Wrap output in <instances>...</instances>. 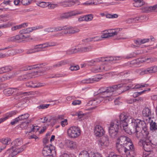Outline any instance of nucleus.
I'll use <instances>...</instances> for the list:
<instances>
[{
	"label": "nucleus",
	"mask_w": 157,
	"mask_h": 157,
	"mask_svg": "<svg viewBox=\"0 0 157 157\" xmlns=\"http://www.w3.org/2000/svg\"><path fill=\"white\" fill-rule=\"evenodd\" d=\"M116 148L120 153L127 157L132 156L134 154V146L131 139L126 136H122L117 139Z\"/></svg>",
	"instance_id": "nucleus-1"
},
{
	"label": "nucleus",
	"mask_w": 157,
	"mask_h": 157,
	"mask_svg": "<svg viewBox=\"0 0 157 157\" xmlns=\"http://www.w3.org/2000/svg\"><path fill=\"white\" fill-rule=\"evenodd\" d=\"M129 121L128 116L121 114L119 116V120H115L112 121L109 128L110 136L113 138L119 137L120 135V132L119 131L120 127L128 133L127 129Z\"/></svg>",
	"instance_id": "nucleus-2"
},
{
	"label": "nucleus",
	"mask_w": 157,
	"mask_h": 157,
	"mask_svg": "<svg viewBox=\"0 0 157 157\" xmlns=\"http://www.w3.org/2000/svg\"><path fill=\"white\" fill-rule=\"evenodd\" d=\"M129 119L128 123L130 124V132L134 134V135L140 140H144L146 139L141 131L140 132V129L136 125V124L133 121V119L131 116H128Z\"/></svg>",
	"instance_id": "nucleus-3"
},
{
	"label": "nucleus",
	"mask_w": 157,
	"mask_h": 157,
	"mask_svg": "<svg viewBox=\"0 0 157 157\" xmlns=\"http://www.w3.org/2000/svg\"><path fill=\"white\" fill-rule=\"evenodd\" d=\"M123 85L122 84L113 85L109 87H107L106 89L103 88H101L98 90V92L100 95H106L112 93H115L118 91L120 89H123Z\"/></svg>",
	"instance_id": "nucleus-4"
},
{
	"label": "nucleus",
	"mask_w": 157,
	"mask_h": 157,
	"mask_svg": "<svg viewBox=\"0 0 157 157\" xmlns=\"http://www.w3.org/2000/svg\"><path fill=\"white\" fill-rule=\"evenodd\" d=\"M133 121H134L136 124V125L138 128L140 129L142 128L141 132L143 135L147 138L148 135L149 134V132L148 129V127L144 121H141L139 119L135 120L133 119Z\"/></svg>",
	"instance_id": "nucleus-5"
},
{
	"label": "nucleus",
	"mask_w": 157,
	"mask_h": 157,
	"mask_svg": "<svg viewBox=\"0 0 157 157\" xmlns=\"http://www.w3.org/2000/svg\"><path fill=\"white\" fill-rule=\"evenodd\" d=\"M92 47L89 46L85 47L75 48L69 49L66 51V53L68 55H71L78 53H85L89 52L92 50Z\"/></svg>",
	"instance_id": "nucleus-6"
},
{
	"label": "nucleus",
	"mask_w": 157,
	"mask_h": 157,
	"mask_svg": "<svg viewBox=\"0 0 157 157\" xmlns=\"http://www.w3.org/2000/svg\"><path fill=\"white\" fill-rule=\"evenodd\" d=\"M29 116V115L28 113H26L19 115L18 117L15 118L12 120L10 122V124L12 125H15L18 123L19 122L22 121L26 120ZM23 123L21 125H24L25 124L26 125L28 126L29 124V122L27 121L24 122H21Z\"/></svg>",
	"instance_id": "nucleus-7"
},
{
	"label": "nucleus",
	"mask_w": 157,
	"mask_h": 157,
	"mask_svg": "<svg viewBox=\"0 0 157 157\" xmlns=\"http://www.w3.org/2000/svg\"><path fill=\"white\" fill-rule=\"evenodd\" d=\"M67 133L69 137L75 138L80 135V130L78 127L71 126L67 129Z\"/></svg>",
	"instance_id": "nucleus-8"
},
{
	"label": "nucleus",
	"mask_w": 157,
	"mask_h": 157,
	"mask_svg": "<svg viewBox=\"0 0 157 157\" xmlns=\"http://www.w3.org/2000/svg\"><path fill=\"white\" fill-rule=\"evenodd\" d=\"M148 140L147 139L145 140H140L138 144L140 145L142 144L144 150L146 151L151 152L153 151V147L151 143V141H148Z\"/></svg>",
	"instance_id": "nucleus-9"
},
{
	"label": "nucleus",
	"mask_w": 157,
	"mask_h": 157,
	"mask_svg": "<svg viewBox=\"0 0 157 157\" xmlns=\"http://www.w3.org/2000/svg\"><path fill=\"white\" fill-rule=\"evenodd\" d=\"M79 29L76 27L65 26H63V33L64 34H72L78 33Z\"/></svg>",
	"instance_id": "nucleus-10"
},
{
	"label": "nucleus",
	"mask_w": 157,
	"mask_h": 157,
	"mask_svg": "<svg viewBox=\"0 0 157 157\" xmlns=\"http://www.w3.org/2000/svg\"><path fill=\"white\" fill-rule=\"evenodd\" d=\"M52 145L51 147L48 146L44 147L42 151V154L45 156H53L56 155V151L52 148Z\"/></svg>",
	"instance_id": "nucleus-11"
},
{
	"label": "nucleus",
	"mask_w": 157,
	"mask_h": 157,
	"mask_svg": "<svg viewBox=\"0 0 157 157\" xmlns=\"http://www.w3.org/2000/svg\"><path fill=\"white\" fill-rule=\"evenodd\" d=\"M142 115L144 118H148V120L146 119L147 122L148 121H150L151 117L152 116V113L151 110L148 107L144 108L142 111Z\"/></svg>",
	"instance_id": "nucleus-12"
},
{
	"label": "nucleus",
	"mask_w": 157,
	"mask_h": 157,
	"mask_svg": "<svg viewBox=\"0 0 157 157\" xmlns=\"http://www.w3.org/2000/svg\"><path fill=\"white\" fill-rule=\"evenodd\" d=\"M94 132L96 136L101 137L104 134L105 131L101 126L96 125L94 127Z\"/></svg>",
	"instance_id": "nucleus-13"
},
{
	"label": "nucleus",
	"mask_w": 157,
	"mask_h": 157,
	"mask_svg": "<svg viewBox=\"0 0 157 157\" xmlns=\"http://www.w3.org/2000/svg\"><path fill=\"white\" fill-rule=\"evenodd\" d=\"M109 144V140L108 136H104L99 141L98 144L103 147L108 146Z\"/></svg>",
	"instance_id": "nucleus-14"
},
{
	"label": "nucleus",
	"mask_w": 157,
	"mask_h": 157,
	"mask_svg": "<svg viewBox=\"0 0 157 157\" xmlns=\"http://www.w3.org/2000/svg\"><path fill=\"white\" fill-rule=\"evenodd\" d=\"M65 143L66 146L71 149H76L78 146L75 142L69 140H65Z\"/></svg>",
	"instance_id": "nucleus-15"
},
{
	"label": "nucleus",
	"mask_w": 157,
	"mask_h": 157,
	"mask_svg": "<svg viewBox=\"0 0 157 157\" xmlns=\"http://www.w3.org/2000/svg\"><path fill=\"white\" fill-rule=\"evenodd\" d=\"M150 123L149 129L152 132H155L157 130V122L156 120H151L148 121Z\"/></svg>",
	"instance_id": "nucleus-16"
},
{
	"label": "nucleus",
	"mask_w": 157,
	"mask_h": 157,
	"mask_svg": "<svg viewBox=\"0 0 157 157\" xmlns=\"http://www.w3.org/2000/svg\"><path fill=\"white\" fill-rule=\"evenodd\" d=\"M42 64H37L33 66H23L20 69V70L21 71H27L28 70H30L33 69L38 68H39L40 67V66L42 65Z\"/></svg>",
	"instance_id": "nucleus-17"
},
{
	"label": "nucleus",
	"mask_w": 157,
	"mask_h": 157,
	"mask_svg": "<svg viewBox=\"0 0 157 157\" xmlns=\"http://www.w3.org/2000/svg\"><path fill=\"white\" fill-rule=\"evenodd\" d=\"M80 2L78 0H73L67 2H64L61 3L62 6L65 7L71 6L75 4H79Z\"/></svg>",
	"instance_id": "nucleus-18"
},
{
	"label": "nucleus",
	"mask_w": 157,
	"mask_h": 157,
	"mask_svg": "<svg viewBox=\"0 0 157 157\" xmlns=\"http://www.w3.org/2000/svg\"><path fill=\"white\" fill-rule=\"evenodd\" d=\"M153 59L152 58H147L144 59H136V67H139L140 64L144 62H146L147 63L152 62L153 61Z\"/></svg>",
	"instance_id": "nucleus-19"
},
{
	"label": "nucleus",
	"mask_w": 157,
	"mask_h": 157,
	"mask_svg": "<svg viewBox=\"0 0 157 157\" xmlns=\"http://www.w3.org/2000/svg\"><path fill=\"white\" fill-rule=\"evenodd\" d=\"M18 89L17 88H9L5 89L3 90V93L5 95L7 96H10L12 95L14 92H17Z\"/></svg>",
	"instance_id": "nucleus-20"
},
{
	"label": "nucleus",
	"mask_w": 157,
	"mask_h": 157,
	"mask_svg": "<svg viewBox=\"0 0 157 157\" xmlns=\"http://www.w3.org/2000/svg\"><path fill=\"white\" fill-rule=\"evenodd\" d=\"M26 148L25 145L22 146L20 148L17 147L14 149V147H12V150L13 152H12V155L14 156L16 154L21 152Z\"/></svg>",
	"instance_id": "nucleus-21"
},
{
	"label": "nucleus",
	"mask_w": 157,
	"mask_h": 157,
	"mask_svg": "<svg viewBox=\"0 0 157 157\" xmlns=\"http://www.w3.org/2000/svg\"><path fill=\"white\" fill-rule=\"evenodd\" d=\"M33 75L32 74L29 73L19 76L18 79L20 80L26 81L33 78Z\"/></svg>",
	"instance_id": "nucleus-22"
},
{
	"label": "nucleus",
	"mask_w": 157,
	"mask_h": 157,
	"mask_svg": "<svg viewBox=\"0 0 157 157\" xmlns=\"http://www.w3.org/2000/svg\"><path fill=\"white\" fill-rule=\"evenodd\" d=\"M150 39L148 38L143 39H140L139 38L134 40V43L137 45H140L142 44H144L149 41Z\"/></svg>",
	"instance_id": "nucleus-23"
},
{
	"label": "nucleus",
	"mask_w": 157,
	"mask_h": 157,
	"mask_svg": "<svg viewBox=\"0 0 157 157\" xmlns=\"http://www.w3.org/2000/svg\"><path fill=\"white\" fill-rule=\"evenodd\" d=\"M114 93H112L109 94H106V95L104 96L103 97L104 98L103 100V102L106 103L109 101H111L113 99V97L111 96Z\"/></svg>",
	"instance_id": "nucleus-24"
},
{
	"label": "nucleus",
	"mask_w": 157,
	"mask_h": 157,
	"mask_svg": "<svg viewBox=\"0 0 157 157\" xmlns=\"http://www.w3.org/2000/svg\"><path fill=\"white\" fill-rule=\"evenodd\" d=\"M23 143L22 139L21 138H18L13 141L11 144L13 146H12V147L14 146L16 147L17 146L21 145Z\"/></svg>",
	"instance_id": "nucleus-25"
},
{
	"label": "nucleus",
	"mask_w": 157,
	"mask_h": 157,
	"mask_svg": "<svg viewBox=\"0 0 157 157\" xmlns=\"http://www.w3.org/2000/svg\"><path fill=\"white\" fill-rule=\"evenodd\" d=\"M133 6L136 7H140L144 5V3L143 0H134Z\"/></svg>",
	"instance_id": "nucleus-26"
},
{
	"label": "nucleus",
	"mask_w": 157,
	"mask_h": 157,
	"mask_svg": "<svg viewBox=\"0 0 157 157\" xmlns=\"http://www.w3.org/2000/svg\"><path fill=\"white\" fill-rule=\"evenodd\" d=\"M33 30V29H31L30 28H28L21 30L19 33L21 34L25 35V34L29 33L30 32H31Z\"/></svg>",
	"instance_id": "nucleus-27"
},
{
	"label": "nucleus",
	"mask_w": 157,
	"mask_h": 157,
	"mask_svg": "<svg viewBox=\"0 0 157 157\" xmlns=\"http://www.w3.org/2000/svg\"><path fill=\"white\" fill-rule=\"evenodd\" d=\"M68 17L73 16H75L78 14H81L82 13V12H78L76 10H74L67 13Z\"/></svg>",
	"instance_id": "nucleus-28"
},
{
	"label": "nucleus",
	"mask_w": 157,
	"mask_h": 157,
	"mask_svg": "<svg viewBox=\"0 0 157 157\" xmlns=\"http://www.w3.org/2000/svg\"><path fill=\"white\" fill-rule=\"evenodd\" d=\"M15 41L18 40L20 39H26L29 38V36H26L25 35H22L20 34L19 35H17L14 36Z\"/></svg>",
	"instance_id": "nucleus-29"
},
{
	"label": "nucleus",
	"mask_w": 157,
	"mask_h": 157,
	"mask_svg": "<svg viewBox=\"0 0 157 157\" xmlns=\"http://www.w3.org/2000/svg\"><path fill=\"white\" fill-rule=\"evenodd\" d=\"M93 81H98V80H97L96 78L94 77L92 79L90 78L83 79L81 81V82L83 83H92Z\"/></svg>",
	"instance_id": "nucleus-30"
},
{
	"label": "nucleus",
	"mask_w": 157,
	"mask_h": 157,
	"mask_svg": "<svg viewBox=\"0 0 157 157\" xmlns=\"http://www.w3.org/2000/svg\"><path fill=\"white\" fill-rule=\"evenodd\" d=\"M8 15H2L0 16V23L6 22L8 20Z\"/></svg>",
	"instance_id": "nucleus-31"
},
{
	"label": "nucleus",
	"mask_w": 157,
	"mask_h": 157,
	"mask_svg": "<svg viewBox=\"0 0 157 157\" xmlns=\"http://www.w3.org/2000/svg\"><path fill=\"white\" fill-rule=\"evenodd\" d=\"M120 59V57H107V61L114 63V61L118 60Z\"/></svg>",
	"instance_id": "nucleus-32"
},
{
	"label": "nucleus",
	"mask_w": 157,
	"mask_h": 157,
	"mask_svg": "<svg viewBox=\"0 0 157 157\" xmlns=\"http://www.w3.org/2000/svg\"><path fill=\"white\" fill-rule=\"evenodd\" d=\"M151 90L150 88H148L147 90H144L140 92H136L133 93V97L134 98H136L138 96L141 95L142 94L144 93L145 92L147 91H149Z\"/></svg>",
	"instance_id": "nucleus-33"
},
{
	"label": "nucleus",
	"mask_w": 157,
	"mask_h": 157,
	"mask_svg": "<svg viewBox=\"0 0 157 157\" xmlns=\"http://www.w3.org/2000/svg\"><path fill=\"white\" fill-rule=\"evenodd\" d=\"M93 70L95 72H104L103 65L94 67Z\"/></svg>",
	"instance_id": "nucleus-34"
},
{
	"label": "nucleus",
	"mask_w": 157,
	"mask_h": 157,
	"mask_svg": "<svg viewBox=\"0 0 157 157\" xmlns=\"http://www.w3.org/2000/svg\"><path fill=\"white\" fill-rule=\"evenodd\" d=\"M140 17H136L134 18H131L128 19L127 20L126 22L127 23L129 24H130L132 23H135L136 22L138 21L139 20Z\"/></svg>",
	"instance_id": "nucleus-35"
},
{
	"label": "nucleus",
	"mask_w": 157,
	"mask_h": 157,
	"mask_svg": "<svg viewBox=\"0 0 157 157\" xmlns=\"http://www.w3.org/2000/svg\"><path fill=\"white\" fill-rule=\"evenodd\" d=\"M109 31L108 30H105L103 31L102 33V34L101 35V37L102 38H105L111 37L110 36Z\"/></svg>",
	"instance_id": "nucleus-36"
},
{
	"label": "nucleus",
	"mask_w": 157,
	"mask_h": 157,
	"mask_svg": "<svg viewBox=\"0 0 157 157\" xmlns=\"http://www.w3.org/2000/svg\"><path fill=\"white\" fill-rule=\"evenodd\" d=\"M153 73L152 69V67L148 68L146 69H144L143 70V71H142L140 73L141 75H144L145 74H147L148 73Z\"/></svg>",
	"instance_id": "nucleus-37"
},
{
	"label": "nucleus",
	"mask_w": 157,
	"mask_h": 157,
	"mask_svg": "<svg viewBox=\"0 0 157 157\" xmlns=\"http://www.w3.org/2000/svg\"><path fill=\"white\" fill-rule=\"evenodd\" d=\"M97 105L95 99L90 100L87 104V106L93 105L94 107H96Z\"/></svg>",
	"instance_id": "nucleus-38"
},
{
	"label": "nucleus",
	"mask_w": 157,
	"mask_h": 157,
	"mask_svg": "<svg viewBox=\"0 0 157 157\" xmlns=\"http://www.w3.org/2000/svg\"><path fill=\"white\" fill-rule=\"evenodd\" d=\"M78 157H90V156L87 151H83L79 153Z\"/></svg>",
	"instance_id": "nucleus-39"
},
{
	"label": "nucleus",
	"mask_w": 157,
	"mask_h": 157,
	"mask_svg": "<svg viewBox=\"0 0 157 157\" xmlns=\"http://www.w3.org/2000/svg\"><path fill=\"white\" fill-rule=\"evenodd\" d=\"M104 72L108 71L111 70L112 67L110 65L104 64H103Z\"/></svg>",
	"instance_id": "nucleus-40"
},
{
	"label": "nucleus",
	"mask_w": 157,
	"mask_h": 157,
	"mask_svg": "<svg viewBox=\"0 0 157 157\" xmlns=\"http://www.w3.org/2000/svg\"><path fill=\"white\" fill-rule=\"evenodd\" d=\"M133 86V85L132 84H130L129 85L127 86L125 88V90H124L122 91V92H117V93H116V95L120 94L121 93L123 92L124 91H125L126 90H128L130 89H132V88H133V87H132Z\"/></svg>",
	"instance_id": "nucleus-41"
},
{
	"label": "nucleus",
	"mask_w": 157,
	"mask_h": 157,
	"mask_svg": "<svg viewBox=\"0 0 157 157\" xmlns=\"http://www.w3.org/2000/svg\"><path fill=\"white\" fill-rule=\"evenodd\" d=\"M108 31H109V32L111 37L116 35L117 34V31L114 29H110L108 30Z\"/></svg>",
	"instance_id": "nucleus-42"
},
{
	"label": "nucleus",
	"mask_w": 157,
	"mask_h": 157,
	"mask_svg": "<svg viewBox=\"0 0 157 157\" xmlns=\"http://www.w3.org/2000/svg\"><path fill=\"white\" fill-rule=\"evenodd\" d=\"M104 95H100V97L95 98L96 102L97 105L100 103L101 102L103 101L104 98L103 97Z\"/></svg>",
	"instance_id": "nucleus-43"
},
{
	"label": "nucleus",
	"mask_w": 157,
	"mask_h": 157,
	"mask_svg": "<svg viewBox=\"0 0 157 157\" xmlns=\"http://www.w3.org/2000/svg\"><path fill=\"white\" fill-rule=\"evenodd\" d=\"M41 44L36 45L34 46L33 48L35 52L42 51Z\"/></svg>",
	"instance_id": "nucleus-44"
},
{
	"label": "nucleus",
	"mask_w": 157,
	"mask_h": 157,
	"mask_svg": "<svg viewBox=\"0 0 157 157\" xmlns=\"http://www.w3.org/2000/svg\"><path fill=\"white\" fill-rule=\"evenodd\" d=\"M42 65H41L40 66H41V67H40L39 68H36V69H40V68H41V69H40L39 70H36V71H33V72H36L37 73H42V74H43L44 73V69H43V67H42V66H43V63H42Z\"/></svg>",
	"instance_id": "nucleus-45"
},
{
	"label": "nucleus",
	"mask_w": 157,
	"mask_h": 157,
	"mask_svg": "<svg viewBox=\"0 0 157 157\" xmlns=\"http://www.w3.org/2000/svg\"><path fill=\"white\" fill-rule=\"evenodd\" d=\"M86 21H89L92 20L93 18L92 14H88L84 16Z\"/></svg>",
	"instance_id": "nucleus-46"
},
{
	"label": "nucleus",
	"mask_w": 157,
	"mask_h": 157,
	"mask_svg": "<svg viewBox=\"0 0 157 157\" xmlns=\"http://www.w3.org/2000/svg\"><path fill=\"white\" fill-rule=\"evenodd\" d=\"M18 113V111L17 110H14L10 112L7 114L6 117H10L13 115H15Z\"/></svg>",
	"instance_id": "nucleus-47"
},
{
	"label": "nucleus",
	"mask_w": 157,
	"mask_h": 157,
	"mask_svg": "<svg viewBox=\"0 0 157 157\" xmlns=\"http://www.w3.org/2000/svg\"><path fill=\"white\" fill-rule=\"evenodd\" d=\"M4 69L5 73L10 71H11L12 69V67L9 66H6L3 67Z\"/></svg>",
	"instance_id": "nucleus-48"
},
{
	"label": "nucleus",
	"mask_w": 157,
	"mask_h": 157,
	"mask_svg": "<svg viewBox=\"0 0 157 157\" xmlns=\"http://www.w3.org/2000/svg\"><path fill=\"white\" fill-rule=\"evenodd\" d=\"M26 86L29 87L36 88V84L33 83L32 82H28L26 84Z\"/></svg>",
	"instance_id": "nucleus-49"
},
{
	"label": "nucleus",
	"mask_w": 157,
	"mask_h": 157,
	"mask_svg": "<svg viewBox=\"0 0 157 157\" xmlns=\"http://www.w3.org/2000/svg\"><path fill=\"white\" fill-rule=\"evenodd\" d=\"M49 105L50 104L41 105L38 106V108L39 109H44L46 108H48Z\"/></svg>",
	"instance_id": "nucleus-50"
},
{
	"label": "nucleus",
	"mask_w": 157,
	"mask_h": 157,
	"mask_svg": "<svg viewBox=\"0 0 157 157\" xmlns=\"http://www.w3.org/2000/svg\"><path fill=\"white\" fill-rule=\"evenodd\" d=\"M69 17L67 13H65L60 15L59 19L60 20H63L64 19L67 18Z\"/></svg>",
	"instance_id": "nucleus-51"
},
{
	"label": "nucleus",
	"mask_w": 157,
	"mask_h": 157,
	"mask_svg": "<svg viewBox=\"0 0 157 157\" xmlns=\"http://www.w3.org/2000/svg\"><path fill=\"white\" fill-rule=\"evenodd\" d=\"M12 23L8 22L7 24L1 25V28H6L9 27L12 25Z\"/></svg>",
	"instance_id": "nucleus-52"
},
{
	"label": "nucleus",
	"mask_w": 157,
	"mask_h": 157,
	"mask_svg": "<svg viewBox=\"0 0 157 157\" xmlns=\"http://www.w3.org/2000/svg\"><path fill=\"white\" fill-rule=\"evenodd\" d=\"M44 31L46 33L53 32L54 29L53 27H51L45 29Z\"/></svg>",
	"instance_id": "nucleus-53"
},
{
	"label": "nucleus",
	"mask_w": 157,
	"mask_h": 157,
	"mask_svg": "<svg viewBox=\"0 0 157 157\" xmlns=\"http://www.w3.org/2000/svg\"><path fill=\"white\" fill-rule=\"evenodd\" d=\"M59 62V65L60 67L68 63V62L67 60L61 61Z\"/></svg>",
	"instance_id": "nucleus-54"
},
{
	"label": "nucleus",
	"mask_w": 157,
	"mask_h": 157,
	"mask_svg": "<svg viewBox=\"0 0 157 157\" xmlns=\"http://www.w3.org/2000/svg\"><path fill=\"white\" fill-rule=\"evenodd\" d=\"M54 32H57L58 31H60L61 30H63V27H53Z\"/></svg>",
	"instance_id": "nucleus-55"
},
{
	"label": "nucleus",
	"mask_w": 157,
	"mask_h": 157,
	"mask_svg": "<svg viewBox=\"0 0 157 157\" xmlns=\"http://www.w3.org/2000/svg\"><path fill=\"white\" fill-rule=\"evenodd\" d=\"M131 73V72L129 71H124L123 72H121V75L129 76Z\"/></svg>",
	"instance_id": "nucleus-56"
},
{
	"label": "nucleus",
	"mask_w": 157,
	"mask_h": 157,
	"mask_svg": "<svg viewBox=\"0 0 157 157\" xmlns=\"http://www.w3.org/2000/svg\"><path fill=\"white\" fill-rule=\"evenodd\" d=\"M41 48H45L46 47H50L52 46H53L54 45H52L49 44V43H44L42 44H41Z\"/></svg>",
	"instance_id": "nucleus-57"
},
{
	"label": "nucleus",
	"mask_w": 157,
	"mask_h": 157,
	"mask_svg": "<svg viewBox=\"0 0 157 157\" xmlns=\"http://www.w3.org/2000/svg\"><path fill=\"white\" fill-rule=\"evenodd\" d=\"M9 141V139H2L1 140V142L5 145H7L8 144V142Z\"/></svg>",
	"instance_id": "nucleus-58"
},
{
	"label": "nucleus",
	"mask_w": 157,
	"mask_h": 157,
	"mask_svg": "<svg viewBox=\"0 0 157 157\" xmlns=\"http://www.w3.org/2000/svg\"><path fill=\"white\" fill-rule=\"evenodd\" d=\"M81 103V101L79 100H75L72 102V104L73 105H80Z\"/></svg>",
	"instance_id": "nucleus-59"
},
{
	"label": "nucleus",
	"mask_w": 157,
	"mask_h": 157,
	"mask_svg": "<svg viewBox=\"0 0 157 157\" xmlns=\"http://www.w3.org/2000/svg\"><path fill=\"white\" fill-rule=\"evenodd\" d=\"M143 101V98L139 97L136 99H133L132 100L133 102L142 101Z\"/></svg>",
	"instance_id": "nucleus-60"
},
{
	"label": "nucleus",
	"mask_w": 157,
	"mask_h": 157,
	"mask_svg": "<svg viewBox=\"0 0 157 157\" xmlns=\"http://www.w3.org/2000/svg\"><path fill=\"white\" fill-rule=\"evenodd\" d=\"M48 6L49 9H54L55 7H57L58 5L57 4H48Z\"/></svg>",
	"instance_id": "nucleus-61"
},
{
	"label": "nucleus",
	"mask_w": 157,
	"mask_h": 157,
	"mask_svg": "<svg viewBox=\"0 0 157 157\" xmlns=\"http://www.w3.org/2000/svg\"><path fill=\"white\" fill-rule=\"evenodd\" d=\"M48 3L44 2H41L39 4V6L42 7H45L48 6Z\"/></svg>",
	"instance_id": "nucleus-62"
},
{
	"label": "nucleus",
	"mask_w": 157,
	"mask_h": 157,
	"mask_svg": "<svg viewBox=\"0 0 157 157\" xmlns=\"http://www.w3.org/2000/svg\"><path fill=\"white\" fill-rule=\"evenodd\" d=\"M79 67L78 66H71L70 67V69L71 71H76L79 69Z\"/></svg>",
	"instance_id": "nucleus-63"
},
{
	"label": "nucleus",
	"mask_w": 157,
	"mask_h": 157,
	"mask_svg": "<svg viewBox=\"0 0 157 157\" xmlns=\"http://www.w3.org/2000/svg\"><path fill=\"white\" fill-rule=\"evenodd\" d=\"M108 157H120L118 155H116L114 152H111L109 153Z\"/></svg>",
	"instance_id": "nucleus-64"
}]
</instances>
